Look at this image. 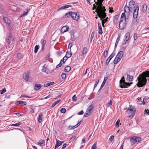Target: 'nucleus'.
<instances>
[{"instance_id": "50", "label": "nucleus", "mask_w": 149, "mask_h": 149, "mask_svg": "<svg viewBox=\"0 0 149 149\" xmlns=\"http://www.w3.org/2000/svg\"><path fill=\"white\" fill-rule=\"evenodd\" d=\"M22 57V54L21 53H18L17 55V57L19 59L21 58Z\"/></svg>"}, {"instance_id": "17", "label": "nucleus", "mask_w": 149, "mask_h": 149, "mask_svg": "<svg viewBox=\"0 0 149 149\" xmlns=\"http://www.w3.org/2000/svg\"><path fill=\"white\" fill-rule=\"evenodd\" d=\"M130 34L129 32L127 33L125 35L124 39L126 40V41H128L130 37Z\"/></svg>"}, {"instance_id": "16", "label": "nucleus", "mask_w": 149, "mask_h": 149, "mask_svg": "<svg viewBox=\"0 0 149 149\" xmlns=\"http://www.w3.org/2000/svg\"><path fill=\"white\" fill-rule=\"evenodd\" d=\"M133 78V75H131L130 74H128L127 75L126 80L127 81H131L132 80Z\"/></svg>"}, {"instance_id": "1", "label": "nucleus", "mask_w": 149, "mask_h": 149, "mask_svg": "<svg viewBox=\"0 0 149 149\" xmlns=\"http://www.w3.org/2000/svg\"><path fill=\"white\" fill-rule=\"evenodd\" d=\"M142 77H139L137 78L138 82L136 85L139 87H141L145 85L146 83V77H149L148 80L149 82V71L144 72L141 75Z\"/></svg>"}, {"instance_id": "56", "label": "nucleus", "mask_w": 149, "mask_h": 149, "mask_svg": "<svg viewBox=\"0 0 149 149\" xmlns=\"http://www.w3.org/2000/svg\"><path fill=\"white\" fill-rule=\"evenodd\" d=\"M62 60H61L60 63L56 66V68H57L61 67L62 65Z\"/></svg>"}, {"instance_id": "2", "label": "nucleus", "mask_w": 149, "mask_h": 149, "mask_svg": "<svg viewBox=\"0 0 149 149\" xmlns=\"http://www.w3.org/2000/svg\"><path fill=\"white\" fill-rule=\"evenodd\" d=\"M99 6L95 7L97 8L96 9L95 12H96L98 17L100 18L101 17H105L107 16L106 13L105 12L106 11L105 8L104 6H102V3H98Z\"/></svg>"}, {"instance_id": "41", "label": "nucleus", "mask_w": 149, "mask_h": 149, "mask_svg": "<svg viewBox=\"0 0 149 149\" xmlns=\"http://www.w3.org/2000/svg\"><path fill=\"white\" fill-rule=\"evenodd\" d=\"M108 54V51L107 50H106L104 51L103 53V56L104 58H106Z\"/></svg>"}, {"instance_id": "60", "label": "nucleus", "mask_w": 149, "mask_h": 149, "mask_svg": "<svg viewBox=\"0 0 149 149\" xmlns=\"http://www.w3.org/2000/svg\"><path fill=\"white\" fill-rule=\"evenodd\" d=\"M110 60H111L109 59V58H108L106 60V64L107 65H108Z\"/></svg>"}, {"instance_id": "51", "label": "nucleus", "mask_w": 149, "mask_h": 149, "mask_svg": "<svg viewBox=\"0 0 149 149\" xmlns=\"http://www.w3.org/2000/svg\"><path fill=\"white\" fill-rule=\"evenodd\" d=\"M114 139V136H111L110 137L109 140V141H110L111 142H113V141L112 140L113 139Z\"/></svg>"}, {"instance_id": "20", "label": "nucleus", "mask_w": 149, "mask_h": 149, "mask_svg": "<svg viewBox=\"0 0 149 149\" xmlns=\"http://www.w3.org/2000/svg\"><path fill=\"white\" fill-rule=\"evenodd\" d=\"M71 5H66L61 7L60 8L57 9L58 11H59L61 9H65L70 7H71Z\"/></svg>"}, {"instance_id": "57", "label": "nucleus", "mask_w": 149, "mask_h": 149, "mask_svg": "<svg viewBox=\"0 0 149 149\" xmlns=\"http://www.w3.org/2000/svg\"><path fill=\"white\" fill-rule=\"evenodd\" d=\"M99 82V80H97L96 81H95V83L94 85V89L96 87V86H97V85L98 84V83Z\"/></svg>"}, {"instance_id": "62", "label": "nucleus", "mask_w": 149, "mask_h": 149, "mask_svg": "<svg viewBox=\"0 0 149 149\" xmlns=\"http://www.w3.org/2000/svg\"><path fill=\"white\" fill-rule=\"evenodd\" d=\"M120 121V120L119 119H118L117 120V121L116 123V126L119 127V123Z\"/></svg>"}, {"instance_id": "8", "label": "nucleus", "mask_w": 149, "mask_h": 149, "mask_svg": "<svg viewBox=\"0 0 149 149\" xmlns=\"http://www.w3.org/2000/svg\"><path fill=\"white\" fill-rule=\"evenodd\" d=\"M133 9L130 8V7L129 6L126 5L124 7V11L128 15H129L131 11H133Z\"/></svg>"}, {"instance_id": "48", "label": "nucleus", "mask_w": 149, "mask_h": 149, "mask_svg": "<svg viewBox=\"0 0 149 149\" xmlns=\"http://www.w3.org/2000/svg\"><path fill=\"white\" fill-rule=\"evenodd\" d=\"M97 143L95 142L92 146L91 149H96V148Z\"/></svg>"}, {"instance_id": "34", "label": "nucleus", "mask_w": 149, "mask_h": 149, "mask_svg": "<svg viewBox=\"0 0 149 149\" xmlns=\"http://www.w3.org/2000/svg\"><path fill=\"white\" fill-rule=\"evenodd\" d=\"M42 113H40L39 117H38V122L39 123H40L42 121Z\"/></svg>"}, {"instance_id": "10", "label": "nucleus", "mask_w": 149, "mask_h": 149, "mask_svg": "<svg viewBox=\"0 0 149 149\" xmlns=\"http://www.w3.org/2000/svg\"><path fill=\"white\" fill-rule=\"evenodd\" d=\"M136 5L135 4V2L133 0L131 1L129 4V6L130 7V8L134 9L136 8Z\"/></svg>"}, {"instance_id": "59", "label": "nucleus", "mask_w": 149, "mask_h": 149, "mask_svg": "<svg viewBox=\"0 0 149 149\" xmlns=\"http://www.w3.org/2000/svg\"><path fill=\"white\" fill-rule=\"evenodd\" d=\"M15 114L16 116V117H19L20 116H22L24 115L23 114H20L18 112H17L15 113Z\"/></svg>"}, {"instance_id": "38", "label": "nucleus", "mask_w": 149, "mask_h": 149, "mask_svg": "<svg viewBox=\"0 0 149 149\" xmlns=\"http://www.w3.org/2000/svg\"><path fill=\"white\" fill-rule=\"evenodd\" d=\"M81 121H80L76 125L72 127L70 129H74V128L77 127H78V126H79L81 124Z\"/></svg>"}, {"instance_id": "64", "label": "nucleus", "mask_w": 149, "mask_h": 149, "mask_svg": "<svg viewBox=\"0 0 149 149\" xmlns=\"http://www.w3.org/2000/svg\"><path fill=\"white\" fill-rule=\"evenodd\" d=\"M127 42V41H126V40L123 39V42L122 43V45H125L126 43Z\"/></svg>"}, {"instance_id": "52", "label": "nucleus", "mask_w": 149, "mask_h": 149, "mask_svg": "<svg viewBox=\"0 0 149 149\" xmlns=\"http://www.w3.org/2000/svg\"><path fill=\"white\" fill-rule=\"evenodd\" d=\"M72 100L73 101L75 102L77 101V98L75 95H74L72 97Z\"/></svg>"}, {"instance_id": "58", "label": "nucleus", "mask_w": 149, "mask_h": 149, "mask_svg": "<svg viewBox=\"0 0 149 149\" xmlns=\"http://www.w3.org/2000/svg\"><path fill=\"white\" fill-rule=\"evenodd\" d=\"M71 12L67 13L65 14V17H69L70 16Z\"/></svg>"}, {"instance_id": "6", "label": "nucleus", "mask_w": 149, "mask_h": 149, "mask_svg": "<svg viewBox=\"0 0 149 149\" xmlns=\"http://www.w3.org/2000/svg\"><path fill=\"white\" fill-rule=\"evenodd\" d=\"M139 9V6L137 5L136 8L133 9V11L131 12V13H133V17L135 19L137 17Z\"/></svg>"}, {"instance_id": "12", "label": "nucleus", "mask_w": 149, "mask_h": 149, "mask_svg": "<svg viewBox=\"0 0 149 149\" xmlns=\"http://www.w3.org/2000/svg\"><path fill=\"white\" fill-rule=\"evenodd\" d=\"M3 20L8 25L9 27H10V21L8 19V18L6 17H3Z\"/></svg>"}, {"instance_id": "3", "label": "nucleus", "mask_w": 149, "mask_h": 149, "mask_svg": "<svg viewBox=\"0 0 149 149\" xmlns=\"http://www.w3.org/2000/svg\"><path fill=\"white\" fill-rule=\"evenodd\" d=\"M133 83H127L125 81V78L123 76L120 81V86L121 88H126L130 86Z\"/></svg>"}, {"instance_id": "42", "label": "nucleus", "mask_w": 149, "mask_h": 149, "mask_svg": "<svg viewBox=\"0 0 149 149\" xmlns=\"http://www.w3.org/2000/svg\"><path fill=\"white\" fill-rule=\"evenodd\" d=\"M106 80H104L103 82H102V84L101 86L100 87V89H99L98 91H100L102 88L104 86L106 82Z\"/></svg>"}, {"instance_id": "54", "label": "nucleus", "mask_w": 149, "mask_h": 149, "mask_svg": "<svg viewBox=\"0 0 149 149\" xmlns=\"http://www.w3.org/2000/svg\"><path fill=\"white\" fill-rule=\"evenodd\" d=\"M21 97H26V98H31V97L29 96H28L24 94H22L21 95Z\"/></svg>"}, {"instance_id": "53", "label": "nucleus", "mask_w": 149, "mask_h": 149, "mask_svg": "<svg viewBox=\"0 0 149 149\" xmlns=\"http://www.w3.org/2000/svg\"><path fill=\"white\" fill-rule=\"evenodd\" d=\"M94 33H95V31H93V32H92V33H91V37L90 38L91 40V41H92V40L94 36Z\"/></svg>"}, {"instance_id": "39", "label": "nucleus", "mask_w": 149, "mask_h": 149, "mask_svg": "<svg viewBox=\"0 0 149 149\" xmlns=\"http://www.w3.org/2000/svg\"><path fill=\"white\" fill-rule=\"evenodd\" d=\"M119 17V16L118 15H116L114 17V19L113 20V22L115 23V22L117 21V20H118V18Z\"/></svg>"}, {"instance_id": "24", "label": "nucleus", "mask_w": 149, "mask_h": 149, "mask_svg": "<svg viewBox=\"0 0 149 149\" xmlns=\"http://www.w3.org/2000/svg\"><path fill=\"white\" fill-rule=\"evenodd\" d=\"M123 51H120L117 54L116 56L120 58H121L123 55Z\"/></svg>"}, {"instance_id": "26", "label": "nucleus", "mask_w": 149, "mask_h": 149, "mask_svg": "<svg viewBox=\"0 0 149 149\" xmlns=\"http://www.w3.org/2000/svg\"><path fill=\"white\" fill-rule=\"evenodd\" d=\"M72 55V53L70 52H68V51L66 52V54L65 55V57L67 58H68L71 57Z\"/></svg>"}, {"instance_id": "31", "label": "nucleus", "mask_w": 149, "mask_h": 149, "mask_svg": "<svg viewBox=\"0 0 149 149\" xmlns=\"http://www.w3.org/2000/svg\"><path fill=\"white\" fill-rule=\"evenodd\" d=\"M127 110L130 111H131L135 112L136 109L134 107H133L130 106L128 109Z\"/></svg>"}, {"instance_id": "43", "label": "nucleus", "mask_w": 149, "mask_h": 149, "mask_svg": "<svg viewBox=\"0 0 149 149\" xmlns=\"http://www.w3.org/2000/svg\"><path fill=\"white\" fill-rule=\"evenodd\" d=\"M21 123L20 122H18L17 123L15 124H12L11 125H10V126H17L19 125H20L21 124Z\"/></svg>"}, {"instance_id": "35", "label": "nucleus", "mask_w": 149, "mask_h": 149, "mask_svg": "<svg viewBox=\"0 0 149 149\" xmlns=\"http://www.w3.org/2000/svg\"><path fill=\"white\" fill-rule=\"evenodd\" d=\"M25 76L26 78L23 77V78L26 81H28L29 80V74L28 73H26Z\"/></svg>"}, {"instance_id": "14", "label": "nucleus", "mask_w": 149, "mask_h": 149, "mask_svg": "<svg viewBox=\"0 0 149 149\" xmlns=\"http://www.w3.org/2000/svg\"><path fill=\"white\" fill-rule=\"evenodd\" d=\"M135 112H127V116L129 118H132L134 116Z\"/></svg>"}, {"instance_id": "32", "label": "nucleus", "mask_w": 149, "mask_h": 149, "mask_svg": "<svg viewBox=\"0 0 149 149\" xmlns=\"http://www.w3.org/2000/svg\"><path fill=\"white\" fill-rule=\"evenodd\" d=\"M29 10L28 9H26L25 10V11L23 12V13L22 14L21 16H24L26 15L27 14Z\"/></svg>"}, {"instance_id": "22", "label": "nucleus", "mask_w": 149, "mask_h": 149, "mask_svg": "<svg viewBox=\"0 0 149 149\" xmlns=\"http://www.w3.org/2000/svg\"><path fill=\"white\" fill-rule=\"evenodd\" d=\"M125 13H126L125 12V13H122V14L121 15V18H120V19H123V18L124 17V19H125L126 20V19H128L129 15H127V16L126 17L125 16Z\"/></svg>"}, {"instance_id": "29", "label": "nucleus", "mask_w": 149, "mask_h": 149, "mask_svg": "<svg viewBox=\"0 0 149 149\" xmlns=\"http://www.w3.org/2000/svg\"><path fill=\"white\" fill-rule=\"evenodd\" d=\"M147 10V6L146 4H144L143 5L142 7V12L145 13Z\"/></svg>"}, {"instance_id": "37", "label": "nucleus", "mask_w": 149, "mask_h": 149, "mask_svg": "<svg viewBox=\"0 0 149 149\" xmlns=\"http://www.w3.org/2000/svg\"><path fill=\"white\" fill-rule=\"evenodd\" d=\"M40 47V46L39 45H36L35 46L34 49V53H37L38 49Z\"/></svg>"}, {"instance_id": "9", "label": "nucleus", "mask_w": 149, "mask_h": 149, "mask_svg": "<svg viewBox=\"0 0 149 149\" xmlns=\"http://www.w3.org/2000/svg\"><path fill=\"white\" fill-rule=\"evenodd\" d=\"M42 71L43 72H45L47 74H48L50 73V71L48 69L47 65L46 64H45L44 65L42 69Z\"/></svg>"}, {"instance_id": "47", "label": "nucleus", "mask_w": 149, "mask_h": 149, "mask_svg": "<svg viewBox=\"0 0 149 149\" xmlns=\"http://www.w3.org/2000/svg\"><path fill=\"white\" fill-rule=\"evenodd\" d=\"M46 41L45 40H43L42 42V50L44 49V46H45V44L46 43Z\"/></svg>"}, {"instance_id": "21", "label": "nucleus", "mask_w": 149, "mask_h": 149, "mask_svg": "<svg viewBox=\"0 0 149 149\" xmlns=\"http://www.w3.org/2000/svg\"><path fill=\"white\" fill-rule=\"evenodd\" d=\"M88 51L87 48L86 47H84L83 49L82 54H81V56H84V55L86 54Z\"/></svg>"}, {"instance_id": "33", "label": "nucleus", "mask_w": 149, "mask_h": 149, "mask_svg": "<svg viewBox=\"0 0 149 149\" xmlns=\"http://www.w3.org/2000/svg\"><path fill=\"white\" fill-rule=\"evenodd\" d=\"M120 38V36L118 35V38L117 39L116 42L115 44V48H116L118 43V42H119Z\"/></svg>"}, {"instance_id": "46", "label": "nucleus", "mask_w": 149, "mask_h": 149, "mask_svg": "<svg viewBox=\"0 0 149 149\" xmlns=\"http://www.w3.org/2000/svg\"><path fill=\"white\" fill-rule=\"evenodd\" d=\"M61 76L62 77V79H65L66 78V74L64 73L62 74Z\"/></svg>"}, {"instance_id": "23", "label": "nucleus", "mask_w": 149, "mask_h": 149, "mask_svg": "<svg viewBox=\"0 0 149 149\" xmlns=\"http://www.w3.org/2000/svg\"><path fill=\"white\" fill-rule=\"evenodd\" d=\"M98 27L99 30L98 34H99L102 35L103 32L102 29L101 25L99 23L98 24Z\"/></svg>"}, {"instance_id": "45", "label": "nucleus", "mask_w": 149, "mask_h": 149, "mask_svg": "<svg viewBox=\"0 0 149 149\" xmlns=\"http://www.w3.org/2000/svg\"><path fill=\"white\" fill-rule=\"evenodd\" d=\"M6 91V88H4L2 90H0V94H3Z\"/></svg>"}, {"instance_id": "55", "label": "nucleus", "mask_w": 149, "mask_h": 149, "mask_svg": "<svg viewBox=\"0 0 149 149\" xmlns=\"http://www.w3.org/2000/svg\"><path fill=\"white\" fill-rule=\"evenodd\" d=\"M91 112H88V113H85L84 114V116L85 117H86L91 115Z\"/></svg>"}, {"instance_id": "63", "label": "nucleus", "mask_w": 149, "mask_h": 149, "mask_svg": "<svg viewBox=\"0 0 149 149\" xmlns=\"http://www.w3.org/2000/svg\"><path fill=\"white\" fill-rule=\"evenodd\" d=\"M66 110L64 108H62L60 110V112H66Z\"/></svg>"}, {"instance_id": "44", "label": "nucleus", "mask_w": 149, "mask_h": 149, "mask_svg": "<svg viewBox=\"0 0 149 149\" xmlns=\"http://www.w3.org/2000/svg\"><path fill=\"white\" fill-rule=\"evenodd\" d=\"M60 101H61V100H58V101L53 103L52 105V107H54L56 104H57Z\"/></svg>"}, {"instance_id": "19", "label": "nucleus", "mask_w": 149, "mask_h": 149, "mask_svg": "<svg viewBox=\"0 0 149 149\" xmlns=\"http://www.w3.org/2000/svg\"><path fill=\"white\" fill-rule=\"evenodd\" d=\"M26 102L23 101H18L16 102V104L17 105L20 104L22 106H24L26 105Z\"/></svg>"}, {"instance_id": "36", "label": "nucleus", "mask_w": 149, "mask_h": 149, "mask_svg": "<svg viewBox=\"0 0 149 149\" xmlns=\"http://www.w3.org/2000/svg\"><path fill=\"white\" fill-rule=\"evenodd\" d=\"M71 69V68L70 66H67L65 68V72H68Z\"/></svg>"}, {"instance_id": "18", "label": "nucleus", "mask_w": 149, "mask_h": 149, "mask_svg": "<svg viewBox=\"0 0 149 149\" xmlns=\"http://www.w3.org/2000/svg\"><path fill=\"white\" fill-rule=\"evenodd\" d=\"M41 85L40 84H36L35 85L34 90L36 91H38L41 88Z\"/></svg>"}, {"instance_id": "15", "label": "nucleus", "mask_w": 149, "mask_h": 149, "mask_svg": "<svg viewBox=\"0 0 149 149\" xmlns=\"http://www.w3.org/2000/svg\"><path fill=\"white\" fill-rule=\"evenodd\" d=\"M63 141H61L58 140L56 142L55 149H56V148L59 147L63 143Z\"/></svg>"}, {"instance_id": "25", "label": "nucleus", "mask_w": 149, "mask_h": 149, "mask_svg": "<svg viewBox=\"0 0 149 149\" xmlns=\"http://www.w3.org/2000/svg\"><path fill=\"white\" fill-rule=\"evenodd\" d=\"M12 39V35L11 34L10 35L8 36L6 39V41H7L8 44H9L10 43Z\"/></svg>"}, {"instance_id": "13", "label": "nucleus", "mask_w": 149, "mask_h": 149, "mask_svg": "<svg viewBox=\"0 0 149 149\" xmlns=\"http://www.w3.org/2000/svg\"><path fill=\"white\" fill-rule=\"evenodd\" d=\"M105 17H101L100 18V20L102 22V25L103 27H104V24L105 23L107 22V19L108 17H107L106 18H104Z\"/></svg>"}, {"instance_id": "27", "label": "nucleus", "mask_w": 149, "mask_h": 149, "mask_svg": "<svg viewBox=\"0 0 149 149\" xmlns=\"http://www.w3.org/2000/svg\"><path fill=\"white\" fill-rule=\"evenodd\" d=\"M121 59L120 58L116 56L113 61L114 63V64H117L119 61H120Z\"/></svg>"}, {"instance_id": "61", "label": "nucleus", "mask_w": 149, "mask_h": 149, "mask_svg": "<svg viewBox=\"0 0 149 149\" xmlns=\"http://www.w3.org/2000/svg\"><path fill=\"white\" fill-rule=\"evenodd\" d=\"M133 38L134 40H136L137 38V36L136 33H135L134 34Z\"/></svg>"}, {"instance_id": "5", "label": "nucleus", "mask_w": 149, "mask_h": 149, "mask_svg": "<svg viewBox=\"0 0 149 149\" xmlns=\"http://www.w3.org/2000/svg\"><path fill=\"white\" fill-rule=\"evenodd\" d=\"M126 25V21L125 19H121L120 21L119 24V29L120 30L124 29Z\"/></svg>"}, {"instance_id": "11", "label": "nucleus", "mask_w": 149, "mask_h": 149, "mask_svg": "<svg viewBox=\"0 0 149 149\" xmlns=\"http://www.w3.org/2000/svg\"><path fill=\"white\" fill-rule=\"evenodd\" d=\"M69 29V27L67 25L64 26L61 29V32L63 33L65 32L68 30Z\"/></svg>"}, {"instance_id": "30", "label": "nucleus", "mask_w": 149, "mask_h": 149, "mask_svg": "<svg viewBox=\"0 0 149 149\" xmlns=\"http://www.w3.org/2000/svg\"><path fill=\"white\" fill-rule=\"evenodd\" d=\"M94 106L93 105H91L89 106L86 112H91L92 111V110L94 109Z\"/></svg>"}, {"instance_id": "49", "label": "nucleus", "mask_w": 149, "mask_h": 149, "mask_svg": "<svg viewBox=\"0 0 149 149\" xmlns=\"http://www.w3.org/2000/svg\"><path fill=\"white\" fill-rule=\"evenodd\" d=\"M67 59L68 58L65 56H64L61 60H62V62L64 63Z\"/></svg>"}, {"instance_id": "4", "label": "nucleus", "mask_w": 149, "mask_h": 149, "mask_svg": "<svg viewBox=\"0 0 149 149\" xmlns=\"http://www.w3.org/2000/svg\"><path fill=\"white\" fill-rule=\"evenodd\" d=\"M130 141L131 144L133 145L137 142H139L141 141V138L139 137L134 136L131 137Z\"/></svg>"}, {"instance_id": "40", "label": "nucleus", "mask_w": 149, "mask_h": 149, "mask_svg": "<svg viewBox=\"0 0 149 149\" xmlns=\"http://www.w3.org/2000/svg\"><path fill=\"white\" fill-rule=\"evenodd\" d=\"M115 53L113 52V53L110 55V56H109L108 58L109 59L111 60V59L114 57V56L115 55Z\"/></svg>"}, {"instance_id": "7", "label": "nucleus", "mask_w": 149, "mask_h": 149, "mask_svg": "<svg viewBox=\"0 0 149 149\" xmlns=\"http://www.w3.org/2000/svg\"><path fill=\"white\" fill-rule=\"evenodd\" d=\"M70 16L74 20L78 21L79 19V14H77L75 12H71Z\"/></svg>"}, {"instance_id": "28", "label": "nucleus", "mask_w": 149, "mask_h": 149, "mask_svg": "<svg viewBox=\"0 0 149 149\" xmlns=\"http://www.w3.org/2000/svg\"><path fill=\"white\" fill-rule=\"evenodd\" d=\"M45 142V141L44 140L42 139H40L39 141V142L38 143V144L39 146L42 147L43 146L44 143Z\"/></svg>"}]
</instances>
